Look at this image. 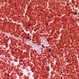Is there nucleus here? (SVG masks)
I'll return each instance as SVG.
<instances>
[{
    "label": "nucleus",
    "mask_w": 79,
    "mask_h": 79,
    "mask_svg": "<svg viewBox=\"0 0 79 79\" xmlns=\"http://www.w3.org/2000/svg\"><path fill=\"white\" fill-rule=\"evenodd\" d=\"M77 12H74V14L75 15H77Z\"/></svg>",
    "instance_id": "nucleus-1"
},
{
    "label": "nucleus",
    "mask_w": 79,
    "mask_h": 79,
    "mask_svg": "<svg viewBox=\"0 0 79 79\" xmlns=\"http://www.w3.org/2000/svg\"><path fill=\"white\" fill-rule=\"evenodd\" d=\"M42 47H43V48H45V46H44V45L42 44Z\"/></svg>",
    "instance_id": "nucleus-2"
},
{
    "label": "nucleus",
    "mask_w": 79,
    "mask_h": 79,
    "mask_svg": "<svg viewBox=\"0 0 79 79\" xmlns=\"http://www.w3.org/2000/svg\"><path fill=\"white\" fill-rule=\"evenodd\" d=\"M49 51L50 52H51V51H52V50H51V49H50L49 50Z\"/></svg>",
    "instance_id": "nucleus-3"
},
{
    "label": "nucleus",
    "mask_w": 79,
    "mask_h": 79,
    "mask_svg": "<svg viewBox=\"0 0 79 79\" xmlns=\"http://www.w3.org/2000/svg\"><path fill=\"white\" fill-rule=\"evenodd\" d=\"M27 39H29V37H27Z\"/></svg>",
    "instance_id": "nucleus-4"
},
{
    "label": "nucleus",
    "mask_w": 79,
    "mask_h": 79,
    "mask_svg": "<svg viewBox=\"0 0 79 79\" xmlns=\"http://www.w3.org/2000/svg\"><path fill=\"white\" fill-rule=\"evenodd\" d=\"M33 44H35V42H34L33 43Z\"/></svg>",
    "instance_id": "nucleus-5"
},
{
    "label": "nucleus",
    "mask_w": 79,
    "mask_h": 79,
    "mask_svg": "<svg viewBox=\"0 0 79 79\" xmlns=\"http://www.w3.org/2000/svg\"><path fill=\"white\" fill-rule=\"evenodd\" d=\"M29 26H31V25L30 24H29Z\"/></svg>",
    "instance_id": "nucleus-6"
},
{
    "label": "nucleus",
    "mask_w": 79,
    "mask_h": 79,
    "mask_svg": "<svg viewBox=\"0 0 79 79\" xmlns=\"http://www.w3.org/2000/svg\"><path fill=\"white\" fill-rule=\"evenodd\" d=\"M23 36V35H22V36Z\"/></svg>",
    "instance_id": "nucleus-7"
}]
</instances>
